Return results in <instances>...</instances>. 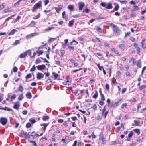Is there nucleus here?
Returning a JSON list of instances; mask_svg holds the SVG:
<instances>
[{"label": "nucleus", "instance_id": "f257e3e1", "mask_svg": "<svg viewBox=\"0 0 146 146\" xmlns=\"http://www.w3.org/2000/svg\"><path fill=\"white\" fill-rule=\"evenodd\" d=\"M100 5L104 7H105L107 9H109L112 8V4L110 3H107L106 2H103L100 4Z\"/></svg>", "mask_w": 146, "mask_h": 146}, {"label": "nucleus", "instance_id": "f03ea898", "mask_svg": "<svg viewBox=\"0 0 146 146\" xmlns=\"http://www.w3.org/2000/svg\"><path fill=\"white\" fill-rule=\"evenodd\" d=\"M41 6V1H40L33 6L31 9L32 11L33 12H35V10L39 8Z\"/></svg>", "mask_w": 146, "mask_h": 146}, {"label": "nucleus", "instance_id": "7ed1b4c3", "mask_svg": "<svg viewBox=\"0 0 146 146\" xmlns=\"http://www.w3.org/2000/svg\"><path fill=\"white\" fill-rule=\"evenodd\" d=\"M7 122V118L5 117L0 118V123L3 125H4L6 124Z\"/></svg>", "mask_w": 146, "mask_h": 146}, {"label": "nucleus", "instance_id": "20e7f679", "mask_svg": "<svg viewBox=\"0 0 146 146\" xmlns=\"http://www.w3.org/2000/svg\"><path fill=\"white\" fill-rule=\"evenodd\" d=\"M21 134L24 135L25 138H29L30 135L29 133L26 132H25L24 130H22L21 131Z\"/></svg>", "mask_w": 146, "mask_h": 146}, {"label": "nucleus", "instance_id": "39448f33", "mask_svg": "<svg viewBox=\"0 0 146 146\" xmlns=\"http://www.w3.org/2000/svg\"><path fill=\"white\" fill-rule=\"evenodd\" d=\"M38 35V33H35L30 34L27 35L26 38L28 39L29 38Z\"/></svg>", "mask_w": 146, "mask_h": 146}, {"label": "nucleus", "instance_id": "423d86ee", "mask_svg": "<svg viewBox=\"0 0 146 146\" xmlns=\"http://www.w3.org/2000/svg\"><path fill=\"white\" fill-rule=\"evenodd\" d=\"M20 107V104L18 102H15L14 103L13 108L17 110H18Z\"/></svg>", "mask_w": 146, "mask_h": 146}, {"label": "nucleus", "instance_id": "0eeeda50", "mask_svg": "<svg viewBox=\"0 0 146 146\" xmlns=\"http://www.w3.org/2000/svg\"><path fill=\"white\" fill-rule=\"evenodd\" d=\"M36 68L39 70H44L46 68L45 65L44 64L39 65L36 66Z\"/></svg>", "mask_w": 146, "mask_h": 146}, {"label": "nucleus", "instance_id": "6e6552de", "mask_svg": "<svg viewBox=\"0 0 146 146\" xmlns=\"http://www.w3.org/2000/svg\"><path fill=\"white\" fill-rule=\"evenodd\" d=\"M79 4V10H82V9L85 6V4L83 2H79L78 3Z\"/></svg>", "mask_w": 146, "mask_h": 146}, {"label": "nucleus", "instance_id": "1a4fd4ad", "mask_svg": "<svg viewBox=\"0 0 146 146\" xmlns=\"http://www.w3.org/2000/svg\"><path fill=\"white\" fill-rule=\"evenodd\" d=\"M36 78L37 79H40L44 77V74L40 72H38L37 74Z\"/></svg>", "mask_w": 146, "mask_h": 146}, {"label": "nucleus", "instance_id": "9d476101", "mask_svg": "<svg viewBox=\"0 0 146 146\" xmlns=\"http://www.w3.org/2000/svg\"><path fill=\"white\" fill-rule=\"evenodd\" d=\"M145 41V39H143L142 40L141 42V47L143 49H145L146 48V45L144 43Z\"/></svg>", "mask_w": 146, "mask_h": 146}, {"label": "nucleus", "instance_id": "9b49d317", "mask_svg": "<svg viewBox=\"0 0 146 146\" xmlns=\"http://www.w3.org/2000/svg\"><path fill=\"white\" fill-rule=\"evenodd\" d=\"M27 56V54L25 51L24 53H21L19 56V57L21 58H23L26 57Z\"/></svg>", "mask_w": 146, "mask_h": 146}, {"label": "nucleus", "instance_id": "f8f14e48", "mask_svg": "<svg viewBox=\"0 0 146 146\" xmlns=\"http://www.w3.org/2000/svg\"><path fill=\"white\" fill-rule=\"evenodd\" d=\"M17 31L15 29H13L9 33H8V35H13Z\"/></svg>", "mask_w": 146, "mask_h": 146}, {"label": "nucleus", "instance_id": "ddd939ff", "mask_svg": "<svg viewBox=\"0 0 146 146\" xmlns=\"http://www.w3.org/2000/svg\"><path fill=\"white\" fill-rule=\"evenodd\" d=\"M137 66L139 68H141V62L140 60H138L137 62Z\"/></svg>", "mask_w": 146, "mask_h": 146}, {"label": "nucleus", "instance_id": "4468645a", "mask_svg": "<svg viewBox=\"0 0 146 146\" xmlns=\"http://www.w3.org/2000/svg\"><path fill=\"white\" fill-rule=\"evenodd\" d=\"M26 96L27 98L29 99H30L32 97V95L31 93L29 92L26 94Z\"/></svg>", "mask_w": 146, "mask_h": 146}, {"label": "nucleus", "instance_id": "2eb2a0df", "mask_svg": "<svg viewBox=\"0 0 146 146\" xmlns=\"http://www.w3.org/2000/svg\"><path fill=\"white\" fill-rule=\"evenodd\" d=\"M74 21L73 20H72L70 21L68 24V25L70 27H72L74 24Z\"/></svg>", "mask_w": 146, "mask_h": 146}, {"label": "nucleus", "instance_id": "dca6fc26", "mask_svg": "<svg viewBox=\"0 0 146 146\" xmlns=\"http://www.w3.org/2000/svg\"><path fill=\"white\" fill-rule=\"evenodd\" d=\"M49 119V117L48 116H44L43 117L42 119V120L44 121H45L46 120L48 119Z\"/></svg>", "mask_w": 146, "mask_h": 146}, {"label": "nucleus", "instance_id": "f3484780", "mask_svg": "<svg viewBox=\"0 0 146 146\" xmlns=\"http://www.w3.org/2000/svg\"><path fill=\"white\" fill-rule=\"evenodd\" d=\"M68 8L71 11H72L73 10L74 6L72 5H69L68 6Z\"/></svg>", "mask_w": 146, "mask_h": 146}, {"label": "nucleus", "instance_id": "a211bd4d", "mask_svg": "<svg viewBox=\"0 0 146 146\" xmlns=\"http://www.w3.org/2000/svg\"><path fill=\"white\" fill-rule=\"evenodd\" d=\"M52 74L54 76V79H56L59 76L58 74H56L54 72H53Z\"/></svg>", "mask_w": 146, "mask_h": 146}, {"label": "nucleus", "instance_id": "6ab92c4d", "mask_svg": "<svg viewBox=\"0 0 146 146\" xmlns=\"http://www.w3.org/2000/svg\"><path fill=\"white\" fill-rule=\"evenodd\" d=\"M96 30L97 31H98L99 32H100V33H102V30L98 26H97V27L96 26Z\"/></svg>", "mask_w": 146, "mask_h": 146}, {"label": "nucleus", "instance_id": "aec40b11", "mask_svg": "<svg viewBox=\"0 0 146 146\" xmlns=\"http://www.w3.org/2000/svg\"><path fill=\"white\" fill-rule=\"evenodd\" d=\"M98 96V92L97 91H95V94L92 96L93 98L96 99Z\"/></svg>", "mask_w": 146, "mask_h": 146}, {"label": "nucleus", "instance_id": "412c9836", "mask_svg": "<svg viewBox=\"0 0 146 146\" xmlns=\"http://www.w3.org/2000/svg\"><path fill=\"white\" fill-rule=\"evenodd\" d=\"M121 99H120L117 102H116L113 105V107L114 108H115L117 107L118 106V103L121 101Z\"/></svg>", "mask_w": 146, "mask_h": 146}, {"label": "nucleus", "instance_id": "4be33fe9", "mask_svg": "<svg viewBox=\"0 0 146 146\" xmlns=\"http://www.w3.org/2000/svg\"><path fill=\"white\" fill-rule=\"evenodd\" d=\"M23 86L21 85H20L18 88V90L20 91L21 92H22L23 91Z\"/></svg>", "mask_w": 146, "mask_h": 146}, {"label": "nucleus", "instance_id": "5701e85b", "mask_svg": "<svg viewBox=\"0 0 146 146\" xmlns=\"http://www.w3.org/2000/svg\"><path fill=\"white\" fill-rule=\"evenodd\" d=\"M48 124L46 123H44L42 124V125L43 126V131H44V132L46 130V127L48 126Z\"/></svg>", "mask_w": 146, "mask_h": 146}, {"label": "nucleus", "instance_id": "b1692460", "mask_svg": "<svg viewBox=\"0 0 146 146\" xmlns=\"http://www.w3.org/2000/svg\"><path fill=\"white\" fill-rule=\"evenodd\" d=\"M54 8L56 10V12L58 13L60 11L62 8L60 7H55Z\"/></svg>", "mask_w": 146, "mask_h": 146}, {"label": "nucleus", "instance_id": "393cba45", "mask_svg": "<svg viewBox=\"0 0 146 146\" xmlns=\"http://www.w3.org/2000/svg\"><path fill=\"white\" fill-rule=\"evenodd\" d=\"M56 40V38H50L48 40V41L49 42H51L55 41Z\"/></svg>", "mask_w": 146, "mask_h": 146}, {"label": "nucleus", "instance_id": "a878e982", "mask_svg": "<svg viewBox=\"0 0 146 146\" xmlns=\"http://www.w3.org/2000/svg\"><path fill=\"white\" fill-rule=\"evenodd\" d=\"M134 131L135 132L137 133L138 135L140 134V131L139 129H134Z\"/></svg>", "mask_w": 146, "mask_h": 146}, {"label": "nucleus", "instance_id": "bb28decb", "mask_svg": "<svg viewBox=\"0 0 146 146\" xmlns=\"http://www.w3.org/2000/svg\"><path fill=\"white\" fill-rule=\"evenodd\" d=\"M104 138V137H103V134L101 132L100 133V134L99 135V140H100Z\"/></svg>", "mask_w": 146, "mask_h": 146}, {"label": "nucleus", "instance_id": "cd10ccee", "mask_svg": "<svg viewBox=\"0 0 146 146\" xmlns=\"http://www.w3.org/2000/svg\"><path fill=\"white\" fill-rule=\"evenodd\" d=\"M40 14L39 13L38 15H37L35 16V17H33V19H38L40 17Z\"/></svg>", "mask_w": 146, "mask_h": 146}, {"label": "nucleus", "instance_id": "c85d7f7f", "mask_svg": "<svg viewBox=\"0 0 146 146\" xmlns=\"http://www.w3.org/2000/svg\"><path fill=\"white\" fill-rule=\"evenodd\" d=\"M16 97V96L15 94H14L13 96H11V100L10 101L11 102L14 99H15Z\"/></svg>", "mask_w": 146, "mask_h": 146}, {"label": "nucleus", "instance_id": "c756f323", "mask_svg": "<svg viewBox=\"0 0 146 146\" xmlns=\"http://www.w3.org/2000/svg\"><path fill=\"white\" fill-rule=\"evenodd\" d=\"M36 24V22L35 21H31V24H29V25L28 26H29L30 25H31V26L33 27V26H34V25H35Z\"/></svg>", "mask_w": 146, "mask_h": 146}, {"label": "nucleus", "instance_id": "7c9ffc66", "mask_svg": "<svg viewBox=\"0 0 146 146\" xmlns=\"http://www.w3.org/2000/svg\"><path fill=\"white\" fill-rule=\"evenodd\" d=\"M146 87V86L145 85H143L139 87V90H141L144 89Z\"/></svg>", "mask_w": 146, "mask_h": 146}, {"label": "nucleus", "instance_id": "2f4dec72", "mask_svg": "<svg viewBox=\"0 0 146 146\" xmlns=\"http://www.w3.org/2000/svg\"><path fill=\"white\" fill-rule=\"evenodd\" d=\"M41 62V60L39 58L37 59L35 61V63L36 64H38L40 63Z\"/></svg>", "mask_w": 146, "mask_h": 146}, {"label": "nucleus", "instance_id": "473e14b6", "mask_svg": "<svg viewBox=\"0 0 146 146\" xmlns=\"http://www.w3.org/2000/svg\"><path fill=\"white\" fill-rule=\"evenodd\" d=\"M136 99L134 98H133L131 99H130L129 101L132 103L133 102H135L136 101Z\"/></svg>", "mask_w": 146, "mask_h": 146}, {"label": "nucleus", "instance_id": "72a5a7b5", "mask_svg": "<svg viewBox=\"0 0 146 146\" xmlns=\"http://www.w3.org/2000/svg\"><path fill=\"white\" fill-rule=\"evenodd\" d=\"M125 46V45L123 44H121L119 46V48L120 49H122L124 48Z\"/></svg>", "mask_w": 146, "mask_h": 146}, {"label": "nucleus", "instance_id": "f704fd0d", "mask_svg": "<svg viewBox=\"0 0 146 146\" xmlns=\"http://www.w3.org/2000/svg\"><path fill=\"white\" fill-rule=\"evenodd\" d=\"M36 69V67L35 65H33L32 67L31 68L30 70V71L31 72H33Z\"/></svg>", "mask_w": 146, "mask_h": 146}, {"label": "nucleus", "instance_id": "c9c22d12", "mask_svg": "<svg viewBox=\"0 0 146 146\" xmlns=\"http://www.w3.org/2000/svg\"><path fill=\"white\" fill-rule=\"evenodd\" d=\"M23 97V95L22 94L20 95L18 98V99L19 100H21Z\"/></svg>", "mask_w": 146, "mask_h": 146}, {"label": "nucleus", "instance_id": "e433bc0d", "mask_svg": "<svg viewBox=\"0 0 146 146\" xmlns=\"http://www.w3.org/2000/svg\"><path fill=\"white\" fill-rule=\"evenodd\" d=\"M26 52L27 54V55L28 54L29 56H31V51L29 50H28L26 51Z\"/></svg>", "mask_w": 146, "mask_h": 146}, {"label": "nucleus", "instance_id": "4c0bfd02", "mask_svg": "<svg viewBox=\"0 0 146 146\" xmlns=\"http://www.w3.org/2000/svg\"><path fill=\"white\" fill-rule=\"evenodd\" d=\"M11 11V10L9 9V8L6 9L4 10L3 12L4 13H5L6 12H9Z\"/></svg>", "mask_w": 146, "mask_h": 146}, {"label": "nucleus", "instance_id": "58836bf2", "mask_svg": "<svg viewBox=\"0 0 146 146\" xmlns=\"http://www.w3.org/2000/svg\"><path fill=\"white\" fill-rule=\"evenodd\" d=\"M4 110H7L8 111H12V110L11 109L9 108L8 107H5V108H4Z\"/></svg>", "mask_w": 146, "mask_h": 146}, {"label": "nucleus", "instance_id": "ea45409f", "mask_svg": "<svg viewBox=\"0 0 146 146\" xmlns=\"http://www.w3.org/2000/svg\"><path fill=\"white\" fill-rule=\"evenodd\" d=\"M133 132L132 131H131L130 133L128 135V137L129 138H131L133 135Z\"/></svg>", "mask_w": 146, "mask_h": 146}, {"label": "nucleus", "instance_id": "a19ab883", "mask_svg": "<svg viewBox=\"0 0 146 146\" xmlns=\"http://www.w3.org/2000/svg\"><path fill=\"white\" fill-rule=\"evenodd\" d=\"M36 53L38 54V56H39L43 53V52L41 50L38 51H36Z\"/></svg>", "mask_w": 146, "mask_h": 146}, {"label": "nucleus", "instance_id": "79ce46f5", "mask_svg": "<svg viewBox=\"0 0 146 146\" xmlns=\"http://www.w3.org/2000/svg\"><path fill=\"white\" fill-rule=\"evenodd\" d=\"M32 76V75L31 73H29L25 77V78L26 79H28L29 78H30Z\"/></svg>", "mask_w": 146, "mask_h": 146}, {"label": "nucleus", "instance_id": "37998d69", "mask_svg": "<svg viewBox=\"0 0 146 146\" xmlns=\"http://www.w3.org/2000/svg\"><path fill=\"white\" fill-rule=\"evenodd\" d=\"M136 48V50L137 51V54H139L140 53V48L139 47H137Z\"/></svg>", "mask_w": 146, "mask_h": 146}, {"label": "nucleus", "instance_id": "c03bdc74", "mask_svg": "<svg viewBox=\"0 0 146 146\" xmlns=\"http://www.w3.org/2000/svg\"><path fill=\"white\" fill-rule=\"evenodd\" d=\"M20 42V41L19 40H16L13 43V45H16L18 44Z\"/></svg>", "mask_w": 146, "mask_h": 146}, {"label": "nucleus", "instance_id": "a18cd8bd", "mask_svg": "<svg viewBox=\"0 0 146 146\" xmlns=\"http://www.w3.org/2000/svg\"><path fill=\"white\" fill-rule=\"evenodd\" d=\"M54 28V27H48V28L45 29L44 30L45 31H49V30H50L51 29H53Z\"/></svg>", "mask_w": 146, "mask_h": 146}, {"label": "nucleus", "instance_id": "49530a36", "mask_svg": "<svg viewBox=\"0 0 146 146\" xmlns=\"http://www.w3.org/2000/svg\"><path fill=\"white\" fill-rule=\"evenodd\" d=\"M29 142L32 143L33 145L34 146H37V145L36 143V142L34 141H29Z\"/></svg>", "mask_w": 146, "mask_h": 146}, {"label": "nucleus", "instance_id": "de8ad7c7", "mask_svg": "<svg viewBox=\"0 0 146 146\" xmlns=\"http://www.w3.org/2000/svg\"><path fill=\"white\" fill-rule=\"evenodd\" d=\"M31 123H28L26 124V127L27 128H29L31 127Z\"/></svg>", "mask_w": 146, "mask_h": 146}, {"label": "nucleus", "instance_id": "09e8293b", "mask_svg": "<svg viewBox=\"0 0 146 146\" xmlns=\"http://www.w3.org/2000/svg\"><path fill=\"white\" fill-rule=\"evenodd\" d=\"M119 8V6L118 4L116 5L115 7L114 8V10L115 11H117Z\"/></svg>", "mask_w": 146, "mask_h": 146}, {"label": "nucleus", "instance_id": "8fccbe9b", "mask_svg": "<svg viewBox=\"0 0 146 146\" xmlns=\"http://www.w3.org/2000/svg\"><path fill=\"white\" fill-rule=\"evenodd\" d=\"M110 125L108 124L106 126V129L108 131H109L110 130Z\"/></svg>", "mask_w": 146, "mask_h": 146}, {"label": "nucleus", "instance_id": "3c124183", "mask_svg": "<svg viewBox=\"0 0 146 146\" xmlns=\"http://www.w3.org/2000/svg\"><path fill=\"white\" fill-rule=\"evenodd\" d=\"M119 1L122 4H125L127 3V1H122L121 0H119Z\"/></svg>", "mask_w": 146, "mask_h": 146}, {"label": "nucleus", "instance_id": "603ef678", "mask_svg": "<svg viewBox=\"0 0 146 146\" xmlns=\"http://www.w3.org/2000/svg\"><path fill=\"white\" fill-rule=\"evenodd\" d=\"M113 27V31L115 32L118 29V28L117 26L116 25L115 26H114V27Z\"/></svg>", "mask_w": 146, "mask_h": 146}, {"label": "nucleus", "instance_id": "864d4df0", "mask_svg": "<svg viewBox=\"0 0 146 146\" xmlns=\"http://www.w3.org/2000/svg\"><path fill=\"white\" fill-rule=\"evenodd\" d=\"M4 4V3H2L1 5H0V10H1L4 8L5 5Z\"/></svg>", "mask_w": 146, "mask_h": 146}, {"label": "nucleus", "instance_id": "5fc2aeb1", "mask_svg": "<svg viewBox=\"0 0 146 146\" xmlns=\"http://www.w3.org/2000/svg\"><path fill=\"white\" fill-rule=\"evenodd\" d=\"M120 127H118L117 128H116L115 129V131L116 132H118V131L120 130Z\"/></svg>", "mask_w": 146, "mask_h": 146}, {"label": "nucleus", "instance_id": "6e6d98bb", "mask_svg": "<svg viewBox=\"0 0 146 146\" xmlns=\"http://www.w3.org/2000/svg\"><path fill=\"white\" fill-rule=\"evenodd\" d=\"M127 106V104L125 103L122 104L121 106V108H123L124 107H125Z\"/></svg>", "mask_w": 146, "mask_h": 146}, {"label": "nucleus", "instance_id": "4d7b16f0", "mask_svg": "<svg viewBox=\"0 0 146 146\" xmlns=\"http://www.w3.org/2000/svg\"><path fill=\"white\" fill-rule=\"evenodd\" d=\"M29 121L32 124L34 123L36 121L35 120V119H30Z\"/></svg>", "mask_w": 146, "mask_h": 146}, {"label": "nucleus", "instance_id": "13d9d810", "mask_svg": "<svg viewBox=\"0 0 146 146\" xmlns=\"http://www.w3.org/2000/svg\"><path fill=\"white\" fill-rule=\"evenodd\" d=\"M105 87L106 89L108 90H109V86L108 84H106L105 85Z\"/></svg>", "mask_w": 146, "mask_h": 146}, {"label": "nucleus", "instance_id": "bf43d9fd", "mask_svg": "<svg viewBox=\"0 0 146 146\" xmlns=\"http://www.w3.org/2000/svg\"><path fill=\"white\" fill-rule=\"evenodd\" d=\"M89 11V10L87 9H84L83 12H86V13H88Z\"/></svg>", "mask_w": 146, "mask_h": 146}, {"label": "nucleus", "instance_id": "052dcab7", "mask_svg": "<svg viewBox=\"0 0 146 146\" xmlns=\"http://www.w3.org/2000/svg\"><path fill=\"white\" fill-rule=\"evenodd\" d=\"M101 99L102 101H104L105 100V98H104V96L103 94H102L101 95Z\"/></svg>", "mask_w": 146, "mask_h": 146}, {"label": "nucleus", "instance_id": "680f3d73", "mask_svg": "<svg viewBox=\"0 0 146 146\" xmlns=\"http://www.w3.org/2000/svg\"><path fill=\"white\" fill-rule=\"evenodd\" d=\"M113 104V102H110L109 103H108V107H111Z\"/></svg>", "mask_w": 146, "mask_h": 146}, {"label": "nucleus", "instance_id": "e2e57ef3", "mask_svg": "<svg viewBox=\"0 0 146 146\" xmlns=\"http://www.w3.org/2000/svg\"><path fill=\"white\" fill-rule=\"evenodd\" d=\"M64 121V120L62 119H59L58 120V122L59 123H62Z\"/></svg>", "mask_w": 146, "mask_h": 146}, {"label": "nucleus", "instance_id": "0e129e2a", "mask_svg": "<svg viewBox=\"0 0 146 146\" xmlns=\"http://www.w3.org/2000/svg\"><path fill=\"white\" fill-rule=\"evenodd\" d=\"M49 1L48 0H44V5H46L48 3H49Z\"/></svg>", "mask_w": 146, "mask_h": 146}, {"label": "nucleus", "instance_id": "69168bd1", "mask_svg": "<svg viewBox=\"0 0 146 146\" xmlns=\"http://www.w3.org/2000/svg\"><path fill=\"white\" fill-rule=\"evenodd\" d=\"M17 70H18V69L17 67H14L13 68V71L14 72H17Z\"/></svg>", "mask_w": 146, "mask_h": 146}, {"label": "nucleus", "instance_id": "338daca9", "mask_svg": "<svg viewBox=\"0 0 146 146\" xmlns=\"http://www.w3.org/2000/svg\"><path fill=\"white\" fill-rule=\"evenodd\" d=\"M115 32L116 33V35H118L120 34V31L119 29H118Z\"/></svg>", "mask_w": 146, "mask_h": 146}, {"label": "nucleus", "instance_id": "774afa93", "mask_svg": "<svg viewBox=\"0 0 146 146\" xmlns=\"http://www.w3.org/2000/svg\"><path fill=\"white\" fill-rule=\"evenodd\" d=\"M92 108L94 109V111L95 110H96V108H97V106H96V105L95 104H94L93 105V106L92 107Z\"/></svg>", "mask_w": 146, "mask_h": 146}]
</instances>
